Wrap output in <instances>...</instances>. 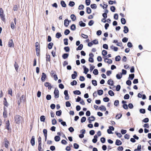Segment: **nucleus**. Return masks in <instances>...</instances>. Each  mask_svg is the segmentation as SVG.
Instances as JSON below:
<instances>
[{
    "instance_id": "obj_1",
    "label": "nucleus",
    "mask_w": 151,
    "mask_h": 151,
    "mask_svg": "<svg viewBox=\"0 0 151 151\" xmlns=\"http://www.w3.org/2000/svg\"><path fill=\"white\" fill-rule=\"evenodd\" d=\"M15 122L17 124H19L21 122L22 119V117L19 115H17L15 117Z\"/></svg>"
},
{
    "instance_id": "obj_2",
    "label": "nucleus",
    "mask_w": 151,
    "mask_h": 151,
    "mask_svg": "<svg viewBox=\"0 0 151 151\" xmlns=\"http://www.w3.org/2000/svg\"><path fill=\"white\" fill-rule=\"evenodd\" d=\"M26 99V97L24 95H22L19 99L18 100V103L19 105L22 103H24Z\"/></svg>"
},
{
    "instance_id": "obj_3",
    "label": "nucleus",
    "mask_w": 151,
    "mask_h": 151,
    "mask_svg": "<svg viewBox=\"0 0 151 151\" xmlns=\"http://www.w3.org/2000/svg\"><path fill=\"white\" fill-rule=\"evenodd\" d=\"M54 93L55 94V98L56 99L58 98L59 97V92L58 89L55 88Z\"/></svg>"
},
{
    "instance_id": "obj_4",
    "label": "nucleus",
    "mask_w": 151,
    "mask_h": 151,
    "mask_svg": "<svg viewBox=\"0 0 151 151\" xmlns=\"http://www.w3.org/2000/svg\"><path fill=\"white\" fill-rule=\"evenodd\" d=\"M114 128L113 126H109V128L107 130V132L109 134H113V133L111 131H114Z\"/></svg>"
},
{
    "instance_id": "obj_5",
    "label": "nucleus",
    "mask_w": 151,
    "mask_h": 151,
    "mask_svg": "<svg viewBox=\"0 0 151 151\" xmlns=\"http://www.w3.org/2000/svg\"><path fill=\"white\" fill-rule=\"evenodd\" d=\"M14 24L13 22H11V28L13 29H14L15 27V25H16V24L17 22V19L16 18H14Z\"/></svg>"
},
{
    "instance_id": "obj_6",
    "label": "nucleus",
    "mask_w": 151,
    "mask_h": 151,
    "mask_svg": "<svg viewBox=\"0 0 151 151\" xmlns=\"http://www.w3.org/2000/svg\"><path fill=\"white\" fill-rule=\"evenodd\" d=\"M64 94L65 95V99L66 100H68L69 99V97L68 93V91L65 90L64 91Z\"/></svg>"
},
{
    "instance_id": "obj_7",
    "label": "nucleus",
    "mask_w": 151,
    "mask_h": 151,
    "mask_svg": "<svg viewBox=\"0 0 151 151\" xmlns=\"http://www.w3.org/2000/svg\"><path fill=\"white\" fill-rule=\"evenodd\" d=\"M8 46L10 47H14V44L12 39L9 40L8 42Z\"/></svg>"
},
{
    "instance_id": "obj_8",
    "label": "nucleus",
    "mask_w": 151,
    "mask_h": 151,
    "mask_svg": "<svg viewBox=\"0 0 151 151\" xmlns=\"http://www.w3.org/2000/svg\"><path fill=\"white\" fill-rule=\"evenodd\" d=\"M6 148H8L9 145V142L7 139H5L4 144Z\"/></svg>"
},
{
    "instance_id": "obj_9",
    "label": "nucleus",
    "mask_w": 151,
    "mask_h": 151,
    "mask_svg": "<svg viewBox=\"0 0 151 151\" xmlns=\"http://www.w3.org/2000/svg\"><path fill=\"white\" fill-rule=\"evenodd\" d=\"M30 143L32 146H34L35 145V138L34 136H32L30 141Z\"/></svg>"
},
{
    "instance_id": "obj_10",
    "label": "nucleus",
    "mask_w": 151,
    "mask_h": 151,
    "mask_svg": "<svg viewBox=\"0 0 151 151\" xmlns=\"http://www.w3.org/2000/svg\"><path fill=\"white\" fill-rule=\"evenodd\" d=\"M88 120H89V123H91L92 121L95 120V118L94 116H91L88 118Z\"/></svg>"
},
{
    "instance_id": "obj_11",
    "label": "nucleus",
    "mask_w": 151,
    "mask_h": 151,
    "mask_svg": "<svg viewBox=\"0 0 151 151\" xmlns=\"http://www.w3.org/2000/svg\"><path fill=\"white\" fill-rule=\"evenodd\" d=\"M70 21H69L68 19H65L64 21V24L65 26L67 27L69 24V23Z\"/></svg>"
},
{
    "instance_id": "obj_12",
    "label": "nucleus",
    "mask_w": 151,
    "mask_h": 151,
    "mask_svg": "<svg viewBox=\"0 0 151 151\" xmlns=\"http://www.w3.org/2000/svg\"><path fill=\"white\" fill-rule=\"evenodd\" d=\"M104 59L105 62L109 64H111L112 63V61L111 59H108L107 58H104Z\"/></svg>"
},
{
    "instance_id": "obj_13",
    "label": "nucleus",
    "mask_w": 151,
    "mask_h": 151,
    "mask_svg": "<svg viewBox=\"0 0 151 151\" xmlns=\"http://www.w3.org/2000/svg\"><path fill=\"white\" fill-rule=\"evenodd\" d=\"M46 77V74L44 73H42V77L41 78V80L42 81L44 82L45 81Z\"/></svg>"
},
{
    "instance_id": "obj_14",
    "label": "nucleus",
    "mask_w": 151,
    "mask_h": 151,
    "mask_svg": "<svg viewBox=\"0 0 151 151\" xmlns=\"http://www.w3.org/2000/svg\"><path fill=\"white\" fill-rule=\"evenodd\" d=\"M6 109V107L4 106V111L3 112V116L5 118H6L7 117V114Z\"/></svg>"
},
{
    "instance_id": "obj_15",
    "label": "nucleus",
    "mask_w": 151,
    "mask_h": 151,
    "mask_svg": "<svg viewBox=\"0 0 151 151\" xmlns=\"http://www.w3.org/2000/svg\"><path fill=\"white\" fill-rule=\"evenodd\" d=\"M45 86L46 87H48L49 89L51 88V87L50 86V84L48 82H46L45 84Z\"/></svg>"
},
{
    "instance_id": "obj_16",
    "label": "nucleus",
    "mask_w": 151,
    "mask_h": 151,
    "mask_svg": "<svg viewBox=\"0 0 151 151\" xmlns=\"http://www.w3.org/2000/svg\"><path fill=\"white\" fill-rule=\"evenodd\" d=\"M74 73L73 74H72L71 75V78L73 79H75L76 76H77V73L76 71H74Z\"/></svg>"
},
{
    "instance_id": "obj_17",
    "label": "nucleus",
    "mask_w": 151,
    "mask_h": 151,
    "mask_svg": "<svg viewBox=\"0 0 151 151\" xmlns=\"http://www.w3.org/2000/svg\"><path fill=\"white\" fill-rule=\"evenodd\" d=\"M129 31V29L126 26L124 27V30H123L124 32L125 33H127Z\"/></svg>"
},
{
    "instance_id": "obj_18",
    "label": "nucleus",
    "mask_w": 151,
    "mask_h": 151,
    "mask_svg": "<svg viewBox=\"0 0 151 151\" xmlns=\"http://www.w3.org/2000/svg\"><path fill=\"white\" fill-rule=\"evenodd\" d=\"M99 109L100 110L103 111H105L106 110V109L105 106H104L102 105L99 107Z\"/></svg>"
},
{
    "instance_id": "obj_19",
    "label": "nucleus",
    "mask_w": 151,
    "mask_h": 151,
    "mask_svg": "<svg viewBox=\"0 0 151 151\" xmlns=\"http://www.w3.org/2000/svg\"><path fill=\"white\" fill-rule=\"evenodd\" d=\"M122 144V142L119 140L117 139L116 142V145H120Z\"/></svg>"
},
{
    "instance_id": "obj_20",
    "label": "nucleus",
    "mask_w": 151,
    "mask_h": 151,
    "mask_svg": "<svg viewBox=\"0 0 151 151\" xmlns=\"http://www.w3.org/2000/svg\"><path fill=\"white\" fill-rule=\"evenodd\" d=\"M0 16L2 20L4 21L5 20L4 16V12L0 13Z\"/></svg>"
},
{
    "instance_id": "obj_21",
    "label": "nucleus",
    "mask_w": 151,
    "mask_h": 151,
    "mask_svg": "<svg viewBox=\"0 0 151 151\" xmlns=\"http://www.w3.org/2000/svg\"><path fill=\"white\" fill-rule=\"evenodd\" d=\"M122 77V74L121 73H120L116 75V78L119 79H121Z\"/></svg>"
},
{
    "instance_id": "obj_22",
    "label": "nucleus",
    "mask_w": 151,
    "mask_h": 151,
    "mask_svg": "<svg viewBox=\"0 0 151 151\" xmlns=\"http://www.w3.org/2000/svg\"><path fill=\"white\" fill-rule=\"evenodd\" d=\"M97 136L96 135H95L94 137V138L92 140V142L94 143H96L97 141Z\"/></svg>"
},
{
    "instance_id": "obj_23",
    "label": "nucleus",
    "mask_w": 151,
    "mask_h": 151,
    "mask_svg": "<svg viewBox=\"0 0 151 151\" xmlns=\"http://www.w3.org/2000/svg\"><path fill=\"white\" fill-rule=\"evenodd\" d=\"M54 139L56 142L59 141L60 140V137L58 136H56L55 137Z\"/></svg>"
},
{
    "instance_id": "obj_24",
    "label": "nucleus",
    "mask_w": 151,
    "mask_h": 151,
    "mask_svg": "<svg viewBox=\"0 0 151 151\" xmlns=\"http://www.w3.org/2000/svg\"><path fill=\"white\" fill-rule=\"evenodd\" d=\"M107 83L108 84L112 86L113 84V81L112 80L109 79Z\"/></svg>"
},
{
    "instance_id": "obj_25",
    "label": "nucleus",
    "mask_w": 151,
    "mask_h": 151,
    "mask_svg": "<svg viewBox=\"0 0 151 151\" xmlns=\"http://www.w3.org/2000/svg\"><path fill=\"white\" fill-rule=\"evenodd\" d=\"M68 54L67 53H65L63 55L62 57L64 59H65L68 58Z\"/></svg>"
},
{
    "instance_id": "obj_26",
    "label": "nucleus",
    "mask_w": 151,
    "mask_h": 151,
    "mask_svg": "<svg viewBox=\"0 0 151 151\" xmlns=\"http://www.w3.org/2000/svg\"><path fill=\"white\" fill-rule=\"evenodd\" d=\"M10 125L9 121H7L6 122V128L8 129H9V126Z\"/></svg>"
},
{
    "instance_id": "obj_27",
    "label": "nucleus",
    "mask_w": 151,
    "mask_h": 151,
    "mask_svg": "<svg viewBox=\"0 0 151 151\" xmlns=\"http://www.w3.org/2000/svg\"><path fill=\"white\" fill-rule=\"evenodd\" d=\"M79 24L81 27H84L86 26V24L83 23L82 21H81L79 22Z\"/></svg>"
},
{
    "instance_id": "obj_28",
    "label": "nucleus",
    "mask_w": 151,
    "mask_h": 151,
    "mask_svg": "<svg viewBox=\"0 0 151 151\" xmlns=\"http://www.w3.org/2000/svg\"><path fill=\"white\" fill-rule=\"evenodd\" d=\"M70 18L73 21H75L76 19V17L74 14L71 15L70 16Z\"/></svg>"
},
{
    "instance_id": "obj_29",
    "label": "nucleus",
    "mask_w": 151,
    "mask_h": 151,
    "mask_svg": "<svg viewBox=\"0 0 151 151\" xmlns=\"http://www.w3.org/2000/svg\"><path fill=\"white\" fill-rule=\"evenodd\" d=\"M62 36V35L61 34V33L60 32H58L55 35L56 37L57 38H59Z\"/></svg>"
},
{
    "instance_id": "obj_30",
    "label": "nucleus",
    "mask_w": 151,
    "mask_h": 151,
    "mask_svg": "<svg viewBox=\"0 0 151 151\" xmlns=\"http://www.w3.org/2000/svg\"><path fill=\"white\" fill-rule=\"evenodd\" d=\"M62 113V111L61 110H60L59 111H57L56 112V114L57 116H60L61 115Z\"/></svg>"
},
{
    "instance_id": "obj_31",
    "label": "nucleus",
    "mask_w": 151,
    "mask_h": 151,
    "mask_svg": "<svg viewBox=\"0 0 151 151\" xmlns=\"http://www.w3.org/2000/svg\"><path fill=\"white\" fill-rule=\"evenodd\" d=\"M76 29V25L74 24L72 25L70 27V29L72 30H75Z\"/></svg>"
},
{
    "instance_id": "obj_32",
    "label": "nucleus",
    "mask_w": 151,
    "mask_h": 151,
    "mask_svg": "<svg viewBox=\"0 0 151 151\" xmlns=\"http://www.w3.org/2000/svg\"><path fill=\"white\" fill-rule=\"evenodd\" d=\"M83 47V45L82 44H80L78 47L77 48V50H81L82 49Z\"/></svg>"
},
{
    "instance_id": "obj_33",
    "label": "nucleus",
    "mask_w": 151,
    "mask_h": 151,
    "mask_svg": "<svg viewBox=\"0 0 151 151\" xmlns=\"http://www.w3.org/2000/svg\"><path fill=\"white\" fill-rule=\"evenodd\" d=\"M73 93L75 94L79 95H80L81 94V92L79 91L76 90V91H73Z\"/></svg>"
},
{
    "instance_id": "obj_34",
    "label": "nucleus",
    "mask_w": 151,
    "mask_h": 151,
    "mask_svg": "<svg viewBox=\"0 0 151 151\" xmlns=\"http://www.w3.org/2000/svg\"><path fill=\"white\" fill-rule=\"evenodd\" d=\"M42 144H39L38 146V150L39 151H43V149H42L41 147Z\"/></svg>"
},
{
    "instance_id": "obj_35",
    "label": "nucleus",
    "mask_w": 151,
    "mask_h": 151,
    "mask_svg": "<svg viewBox=\"0 0 151 151\" xmlns=\"http://www.w3.org/2000/svg\"><path fill=\"white\" fill-rule=\"evenodd\" d=\"M40 119L41 122H45V116H42L40 117Z\"/></svg>"
},
{
    "instance_id": "obj_36",
    "label": "nucleus",
    "mask_w": 151,
    "mask_h": 151,
    "mask_svg": "<svg viewBox=\"0 0 151 151\" xmlns=\"http://www.w3.org/2000/svg\"><path fill=\"white\" fill-rule=\"evenodd\" d=\"M108 93L111 96H113L114 95V93L111 90H110L109 91Z\"/></svg>"
},
{
    "instance_id": "obj_37",
    "label": "nucleus",
    "mask_w": 151,
    "mask_h": 151,
    "mask_svg": "<svg viewBox=\"0 0 151 151\" xmlns=\"http://www.w3.org/2000/svg\"><path fill=\"white\" fill-rule=\"evenodd\" d=\"M103 93V91L102 90H101L98 91V94L99 95H102Z\"/></svg>"
},
{
    "instance_id": "obj_38",
    "label": "nucleus",
    "mask_w": 151,
    "mask_h": 151,
    "mask_svg": "<svg viewBox=\"0 0 151 151\" xmlns=\"http://www.w3.org/2000/svg\"><path fill=\"white\" fill-rule=\"evenodd\" d=\"M53 43L52 42L50 43L48 45V48L49 49H51L53 46Z\"/></svg>"
},
{
    "instance_id": "obj_39",
    "label": "nucleus",
    "mask_w": 151,
    "mask_h": 151,
    "mask_svg": "<svg viewBox=\"0 0 151 151\" xmlns=\"http://www.w3.org/2000/svg\"><path fill=\"white\" fill-rule=\"evenodd\" d=\"M84 73L85 74H87L89 70L86 67L84 68Z\"/></svg>"
},
{
    "instance_id": "obj_40",
    "label": "nucleus",
    "mask_w": 151,
    "mask_h": 151,
    "mask_svg": "<svg viewBox=\"0 0 151 151\" xmlns=\"http://www.w3.org/2000/svg\"><path fill=\"white\" fill-rule=\"evenodd\" d=\"M121 21L122 24H124L126 23V21L124 18H122Z\"/></svg>"
},
{
    "instance_id": "obj_41",
    "label": "nucleus",
    "mask_w": 151,
    "mask_h": 151,
    "mask_svg": "<svg viewBox=\"0 0 151 151\" xmlns=\"http://www.w3.org/2000/svg\"><path fill=\"white\" fill-rule=\"evenodd\" d=\"M122 116V115L121 114H117L116 116V119H119Z\"/></svg>"
},
{
    "instance_id": "obj_42",
    "label": "nucleus",
    "mask_w": 151,
    "mask_h": 151,
    "mask_svg": "<svg viewBox=\"0 0 151 151\" xmlns=\"http://www.w3.org/2000/svg\"><path fill=\"white\" fill-rule=\"evenodd\" d=\"M115 60L117 61H118L120 60L121 59V57L120 56L118 55L115 57Z\"/></svg>"
},
{
    "instance_id": "obj_43",
    "label": "nucleus",
    "mask_w": 151,
    "mask_h": 151,
    "mask_svg": "<svg viewBox=\"0 0 151 151\" xmlns=\"http://www.w3.org/2000/svg\"><path fill=\"white\" fill-rule=\"evenodd\" d=\"M107 54V52L105 50H103L102 52V54L103 56L106 55Z\"/></svg>"
},
{
    "instance_id": "obj_44",
    "label": "nucleus",
    "mask_w": 151,
    "mask_h": 151,
    "mask_svg": "<svg viewBox=\"0 0 151 151\" xmlns=\"http://www.w3.org/2000/svg\"><path fill=\"white\" fill-rule=\"evenodd\" d=\"M65 105L67 107H69L70 106L71 104L69 101H67L65 103Z\"/></svg>"
},
{
    "instance_id": "obj_45",
    "label": "nucleus",
    "mask_w": 151,
    "mask_h": 151,
    "mask_svg": "<svg viewBox=\"0 0 151 151\" xmlns=\"http://www.w3.org/2000/svg\"><path fill=\"white\" fill-rule=\"evenodd\" d=\"M92 83L95 86H96L97 85L96 81L95 80H93L92 81Z\"/></svg>"
},
{
    "instance_id": "obj_46",
    "label": "nucleus",
    "mask_w": 151,
    "mask_h": 151,
    "mask_svg": "<svg viewBox=\"0 0 151 151\" xmlns=\"http://www.w3.org/2000/svg\"><path fill=\"white\" fill-rule=\"evenodd\" d=\"M86 12L88 14H90L91 12V9L89 7H87L86 8Z\"/></svg>"
},
{
    "instance_id": "obj_47",
    "label": "nucleus",
    "mask_w": 151,
    "mask_h": 151,
    "mask_svg": "<svg viewBox=\"0 0 151 151\" xmlns=\"http://www.w3.org/2000/svg\"><path fill=\"white\" fill-rule=\"evenodd\" d=\"M77 84V82L75 81L74 80L73 82H72L70 83V84L72 86H74V85H76Z\"/></svg>"
},
{
    "instance_id": "obj_48",
    "label": "nucleus",
    "mask_w": 151,
    "mask_h": 151,
    "mask_svg": "<svg viewBox=\"0 0 151 151\" xmlns=\"http://www.w3.org/2000/svg\"><path fill=\"white\" fill-rule=\"evenodd\" d=\"M75 5V3L73 1H70V2L69 5L70 6H73Z\"/></svg>"
},
{
    "instance_id": "obj_49",
    "label": "nucleus",
    "mask_w": 151,
    "mask_h": 151,
    "mask_svg": "<svg viewBox=\"0 0 151 151\" xmlns=\"http://www.w3.org/2000/svg\"><path fill=\"white\" fill-rule=\"evenodd\" d=\"M91 7L92 9H96L97 7V6L95 4H93L91 5Z\"/></svg>"
},
{
    "instance_id": "obj_50",
    "label": "nucleus",
    "mask_w": 151,
    "mask_h": 151,
    "mask_svg": "<svg viewBox=\"0 0 151 151\" xmlns=\"http://www.w3.org/2000/svg\"><path fill=\"white\" fill-rule=\"evenodd\" d=\"M129 77L130 78V79L132 80L134 77V74H132L129 75Z\"/></svg>"
},
{
    "instance_id": "obj_51",
    "label": "nucleus",
    "mask_w": 151,
    "mask_h": 151,
    "mask_svg": "<svg viewBox=\"0 0 151 151\" xmlns=\"http://www.w3.org/2000/svg\"><path fill=\"white\" fill-rule=\"evenodd\" d=\"M14 66V67L15 68V69L17 71L18 69L19 66H18V64L16 63H15Z\"/></svg>"
},
{
    "instance_id": "obj_52",
    "label": "nucleus",
    "mask_w": 151,
    "mask_h": 151,
    "mask_svg": "<svg viewBox=\"0 0 151 151\" xmlns=\"http://www.w3.org/2000/svg\"><path fill=\"white\" fill-rule=\"evenodd\" d=\"M43 133L45 136H47V131L46 129H43Z\"/></svg>"
},
{
    "instance_id": "obj_53",
    "label": "nucleus",
    "mask_w": 151,
    "mask_h": 151,
    "mask_svg": "<svg viewBox=\"0 0 151 151\" xmlns=\"http://www.w3.org/2000/svg\"><path fill=\"white\" fill-rule=\"evenodd\" d=\"M93 73L94 75H98V70L97 69H95L93 72Z\"/></svg>"
},
{
    "instance_id": "obj_54",
    "label": "nucleus",
    "mask_w": 151,
    "mask_h": 151,
    "mask_svg": "<svg viewBox=\"0 0 151 151\" xmlns=\"http://www.w3.org/2000/svg\"><path fill=\"white\" fill-rule=\"evenodd\" d=\"M64 49L67 52H68L70 51V48L68 47H66L64 48Z\"/></svg>"
},
{
    "instance_id": "obj_55",
    "label": "nucleus",
    "mask_w": 151,
    "mask_h": 151,
    "mask_svg": "<svg viewBox=\"0 0 151 151\" xmlns=\"http://www.w3.org/2000/svg\"><path fill=\"white\" fill-rule=\"evenodd\" d=\"M68 39L67 38H65L64 39V44L65 45H67L68 44Z\"/></svg>"
},
{
    "instance_id": "obj_56",
    "label": "nucleus",
    "mask_w": 151,
    "mask_h": 151,
    "mask_svg": "<svg viewBox=\"0 0 151 151\" xmlns=\"http://www.w3.org/2000/svg\"><path fill=\"white\" fill-rule=\"evenodd\" d=\"M110 9L112 12H114L115 10V8L114 6H112L110 7Z\"/></svg>"
},
{
    "instance_id": "obj_57",
    "label": "nucleus",
    "mask_w": 151,
    "mask_h": 151,
    "mask_svg": "<svg viewBox=\"0 0 151 151\" xmlns=\"http://www.w3.org/2000/svg\"><path fill=\"white\" fill-rule=\"evenodd\" d=\"M86 118L85 117H83L81 119V122L82 123L86 121Z\"/></svg>"
},
{
    "instance_id": "obj_58",
    "label": "nucleus",
    "mask_w": 151,
    "mask_h": 151,
    "mask_svg": "<svg viewBox=\"0 0 151 151\" xmlns=\"http://www.w3.org/2000/svg\"><path fill=\"white\" fill-rule=\"evenodd\" d=\"M61 4L62 6L63 7H65L66 6V4L65 3V2L64 1H62L61 2Z\"/></svg>"
},
{
    "instance_id": "obj_59",
    "label": "nucleus",
    "mask_w": 151,
    "mask_h": 151,
    "mask_svg": "<svg viewBox=\"0 0 151 151\" xmlns=\"http://www.w3.org/2000/svg\"><path fill=\"white\" fill-rule=\"evenodd\" d=\"M93 44L96 45L98 44V41L97 40H95L92 41Z\"/></svg>"
},
{
    "instance_id": "obj_60",
    "label": "nucleus",
    "mask_w": 151,
    "mask_h": 151,
    "mask_svg": "<svg viewBox=\"0 0 151 151\" xmlns=\"http://www.w3.org/2000/svg\"><path fill=\"white\" fill-rule=\"evenodd\" d=\"M119 104V101L118 100H116L114 102V105L116 106H117Z\"/></svg>"
},
{
    "instance_id": "obj_61",
    "label": "nucleus",
    "mask_w": 151,
    "mask_h": 151,
    "mask_svg": "<svg viewBox=\"0 0 151 151\" xmlns=\"http://www.w3.org/2000/svg\"><path fill=\"white\" fill-rule=\"evenodd\" d=\"M109 99L107 97L104 98L103 99V101L105 102H108L109 101Z\"/></svg>"
},
{
    "instance_id": "obj_62",
    "label": "nucleus",
    "mask_w": 151,
    "mask_h": 151,
    "mask_svg": "<svg viewBox=\"0 0 151 151\" xmlns=\"http://www.w3.org/2000/svg\"><path fill=\"white\" fill-rule=\"evenodd\" d=\"M93 23L94 21L92 20H91L89 22L88 24L89 26H91L93 24Z\"/></svg>"
},
{
    "instance_id": "obj_63",
    "label": "nucleus",
    "mask_w": 151,
    "mask_h": 151,
    "mask_svg": "<svg viewBox=\"0 0 151 151\" xmlns=\"http://www.w3.org/2000/svg\"><path fill=\"white\" fill-rule=\"evenodd\" d=\"M70 31L68 29H66L65 32H64V34L65 35H67L70 33Z\"/></svg>"
},
{
    "instance_id": "obj_64",
    "label": "nucleus",
    "mask_w": 151,
    "mask_h": 151,
    "mask_svg": "<svg viewBox=\"0 0 151 151\" xmlns=\"http://www.w3.org/2000/svg\"><path fill=\"white\" fill-rule=\"evenodd\" d=\"M74 148L76 149H77L79 147V145L76 143H74L73 145Z\"/></svg>"
}]
</instances>
